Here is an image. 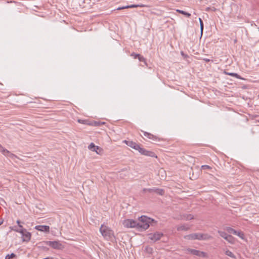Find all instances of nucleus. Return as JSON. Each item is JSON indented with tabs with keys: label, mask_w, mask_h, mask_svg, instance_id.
<instances>
[{
	"label": "nucleus",
	"mask_w": 259,
	"mask_h": 259,
	"mask_svg": "<svg viewBox=\"0 0 259 259\" xmlns=\"http://www.w3.org/2000/svg\"><path fill=\"white\" fill-rule=\"evenodd\" d=\"M152 222H154V220L145 215H142L139 218L137 229L140 231L145 230L149 228V224Z\"/></svg>",
	"instance_id": "1"
},
{
	"label": "nucleus",
	"mask_w": 259,
	"mask_h": 259,
	"mask_svg": "<svg viewBox=\"0 0 259 259\" xmlns=\"http://www.w3.org/2000/svg\"><path fill=\"white\" fill-rule=\"evenodd\" d=\"M100 232L103 237L109 241H112L115 238L113 232L108 227L102 225L100 228Z\"/></svg>",
	"instance_id": "2"
},
{
	"label": "nucleus",
	"mask_w": 259,
	"mask_h": 259,
	"mask_svg": "<svg viewBox=\"0 0 259 259\" xmlns=\"http://www.w3.org/2000/svg\"><path fill=\"white\" fill-rule=\"evenodd\" d=\"M21 230H17L16 232L20 233L22 235V240L24 242H28L31 239V233L24 229L22 225H19Z\"/></svg>",
	"instance_id": "3"
},
{
	"label": "nucleus",
	"mask_w": 259,
	"mask_h": 259,
	"mask_svg": "<svg viewBox=\"0 0 259 259\" xmlns=\"http://www.w3.org/2000/svg\"><path fill=\"white\" fill-rule=\"evenodd\" d=\"M141 154L145 156H150L151 157H157L155 153L152 151L147 150L146 149L142 148L139 144L137 149H136Z\"/></svg>",
	"instance_id": "4"
},
{
	"label": "nucleus",
	"mask_w": 259,
	"mask_h": 259,
	"mask_svg": "<svg viewBox=\"0 0 259 259\" xmlns=\"http://www.w3.org/2000/svg\"><path fill=\"white\" fill-rule=\"evenodd\" d=\"M46 244L55 249H61L63 248V245L59 241H48Z\"/></svg>",
	"instance_id": "5"
},
{
	"label": "nucleus",
	"mask_w": 259,
	"mask_h": 259,
	"mask_svg": "<svg viewBox=\"0 0 259 259\" xmlns=\"http://www.w3.org/2000/svg\"><path fill=\"white\" fill-rule=\"evenodd\" d=\"M123 226L127 228H136L137 226V221L131 219L124 220L123 222Z\"/></svg>",
	"instance_id": "6"
},
{
	"label": "nucleus",
	"mask_w": 259,
	"mask_h": 259,
	"mask_svg": "<svg viewBox=\"0 0 259 259\" xmlns=\"http://www.w3.org/2000/svg\"><path fill=\"white\" fill-rule=\"evenodd\" d=\"M187 250L190 252V253L198 256H202V257H206V253L203 251H201L198 250L191 249V248H188Z\"/></svg>",
	"instance_id": "7"
},
{
	"label": "nucleus",
	"mask_w": 259,
	"mask_h": 259,
	"mask_svg": "<svg viewBox=\"0 0 259 259\" xmlns=\"http://www.w3.org/2000/svg\"><path fill=\"white\" fill-rule=\"evenodd\" d=\"M88 148L94 152H96L97 154H101L103 152V149L98 146H96L93 143H91L88 146Z\"/></svg>",
	"instance_id": "8"
},
{
	"label": "nucleus",
	"mask_w": 259,
	"mask_h": 259,
	"mask_svg": "<svg viewBox=\"0 0 259 259\" xmlns=\"http://www.w3.org/2000/svg\"><path fill=\"white\" fill-rule=\"evenodd\" d=\"M200 233H193L187 235H185L184 236V238L188 240H201V238L200 237Z\"/></svg>",
	"instance_id": "9"
},
{
	"label": "nucleus",
	"mask_w": 259,
	"mask_h": 259,
	"mask_svg": "<svg viewBox=\"0 0 259 259\" xmlns=\"http://www.w3.org/2000/svg\"><path fill=\"white\" fill-rule=\"evenodd\" d=\"M162 236H163L162 233L156 232L154 234H149V238L150 240L155 242V241L159 240Z\"/></svg>",
	"instance_id": "10"
},
{
	"label": "nucleus",
	"mask_w": 259,
	"mask_h": 259,
	"mask_svg": "<svg viewBox=\"0 0 259 259\" xmlns=\"http://www.w3.org/2000/svg\"><path fill=\"white\" fill-rule=\"evenodd\" d=\"M0 152L2 153L3 155L5 156L9 157L10 158H13L16 157V156L11 153L7 149L4 148L1 144H0Z\"/></svg>",
	"instance_id": "11"
},
{
	"label": "nucleus",
	"mask_w": 259,
	"mask_h": 259,
	"mask_svg": "<svg viewBox=\"0 0 259 259\" xmlns=\"http://www.w3.org/2000/svg\"><path fill=\"white\" fill-rule=\"evenodd\" d=\"M142 132L143 133V135L145 137H147L150 140H152L153 141H159L160 139L158 138L157 136L152 135L151 133L144 132L142 131Z\"/></svg>",
	"instance_id": "12"
},
{
	"label": "nucleus",
	"mask_w": 259,
	"mask_h": 259,
	"mask_svg": "<svg viewBox=\"0 0 259 259\" xmlns=\"http://www.w3.org/2000/svg\"><path fill=\"white\" fill-rule=\"evenodd\" d=\"M35 229L46 233L50 232V227L47 225H37L34 227Z\"/></svg>",
	"instance_id": "13"
},
{
	"label": "nucleus",
	"mask_w": 259,
	"mask_h": 259,
	"mask_svg": "<svg viewBox=\"0 0 259 259\" xmlns=\"http://www.w3.org/2000/svg\"><path fill=\"white\" fill-rule=\"evenodd\" d=\"M148 192L149 193L154 192V193L159 194V195H163L164 194V191L163 189L156 188L149 189V190H148Z\"/></svg>",
	"instance_id": "14"
},
{
	"label": "nucleus",
	"mask_w": 259,
	"mask_h": 259,
	"mask_svg": "<svg viewBox=\"0 0 259 259\" xmlns=\"http://www.w3.org/2000/svg\"><path fill=\"white\" fill-rule=\"evenodd\" d=\"M123 142L125 143L127 146L134 149L135 150L137 149L138 145H139V144H137L136 142L130 140H124Z\"/></svg>",
	"instance_id": "15"
},
{
	"label": "nucleus",
	"mask_w": 259,
	"mask_h": 259,
	"mask_svg": "<svg viewBox=\"0 0 259 259\" xmlns=\"http://www.w3.org/2000/svg\"><path fill=\"white\" fill-rule=\"evenodd\" d=\"M191 226L188 225L183 224L177 227L178 231H187L189 230Z\"/></svg>",
	"instance_id": "16"
},
{
	"label": "nucleus",
	"mask_w": 259,
	"mask_h": 259,
	"mask_svg": "<svg viewBox=\"0 0 259 259\" xmlns=\"http://www.w3.org/2000/svg\"><path fill=\"white\" fill-rule=\"evenodd\" d=\"M201 240H207L212 238V237L208 234H202L200 233Z\"/></svg>",
	"instance_id": "17"
},
{
	"label": "nucleus",
	"mask_w": 259,
	"mask_h": 259,
	"mask_svg": "<svg viewBox=\"0 0 259 259\" xmlns=\"http://www.w3.org/2000/svg\"><path fill=\"white\" fill-rule=\"evenodd\" d=\"M194 219V217L191 214H184L182 216V219L184 220H191Z\"/></svg>",
	"instance_id": "18"
},
{
	"label": "nucleus",
	"mask_w": 259,
	"mask_h": 259,
	"mask_svg": "<svg viewBox=\"0 0 259 259\" xmlns=\"http://www.w3.org/2000/svg\"><path fill=\"white\" fill-rule=\"evenodd\" d=\"M225 230L226 231H227L229 233H230V234H234L236 233V231L230 227H226L225 228Z\"/></svg>",
	"instance_id": "19"
},
{
	"label": "nucleus",
	"mask_w": 259,
	"mask_h": 259,
	"mask_svg": "<svg viewBox=\"0 0 259 259\" xmlns=\"http://www.w3.org/2000/svg\"><path fill=\"white\" fill-rule=\"evenodd\" d=\"M225 240H226L229 243H232V244L234 243V237L228 234Z\"/></svg>",
	"instance_id": "20"
},
{
	"label": "nucleus",
	"mask_w": 259,
	"mask_h": 259,
	"mask_svg": "<svg viewBox=\"0 0 259 259\" xmlns=\"http://www.w3.org/2000/svg\"><path fill=\"white\" fill-rule=\"evenodd\" d=\"M225 73L227 75H230V76H232L233 77H235L236 78H238V79H242L239 75H238L237 73H236L225 72Z\"/></svg>",
	"instance_id": "21"
},
{
	"label": "nucleus",
	"mask_w": 259,
	"mask_h": 259,
	"mask_svg": "<svg viewBox=\"0 0 259 259\" xmlns=\"http://www.w3.org/2000/svg\"><path fill=\"white\" fill-rule=\"evenodd\" d=\"M225 254L226 255L230 256L232 258H235L236 257L235 255L233 254V253L232 251H230L229 250H227L225 251Z\"/></svg>",
	"instance_id": "22"
},
{
	"label": "nucleus",
	"mask_w": 259,
	"mask_h": 259,
	"mask_svg": "<svg viewBox=\"0 0 259 259\" xmlns=\"http://www.w3.org/2000/svg\"><path fill=\"white\" fill-rule=\"evenodd\" d=\"M177 12H179V13H181L183 15H185L186 16H187V17H190L191 16V14L187 12H185V11H184L183 10H176Z\"/></svg>",
	"instance_id": "23"
},
{
	"label": "nucleus",
	"mask_w": 259,
	"mask_h": 259,
	"mask_svg": "<svg viewBox=\"0 0 259 259\" xmlns=\"http://www.w3.org/2000/svg\"><path fill=\"white\" fill-rule=\"evenodd\" d=\"M147 7L146 5H143V4L130 5V8H137V7L143 8V7Z\"/></svg>",
	"instance_id": "24"
},
{
	"label": "nucleus",
	"mask_w": 259,
	"mask_h": 259,
	"mask_svg": "<svg viewBox=\"0 0 259 259\" xmlns=\"http://www.w3.org/2000/svg\"><path fill=\"white\" fill-rule=\"evenodd\" d=\"M218 232L220 234V235L222 237L224 238L225 239L226 238V237L228 235V234L224 231H218Z\"/></svg>",
	"instance_id": "25"
},
{
	"label": "nucleus",
	"mask_w": 259,
	"mask_h": 259,
	"mask_svg": "<svg viewBox=\"0 0 259 259\" xmlns=\"http://www.w3.org/2000/svg\"><path fill=\"white\" fill-rule=\"evenodd\" d=\"M199 21L200 26L201 34L202 35V33H203V27H204L203 26V21H202V19L200 18H199Z\"/></svg>",
	"instance_id": "26"
},
{
	"label": "nucleus",
	"mask_w": 259,
	"mask_h": 259,
	"mask_svg": "<svg viewBox=\"0 0 259 259\" xmlns=\"http://www.w3.org/2000/svg\"><path fill=\"white\" fill-rule=\"evenodd\" d=\"M234 235H237L241 238H243L244 236V233L242 232L237 231H236V233L234 234Z\"/></svg>",
	"instance_id": "27"
},
{
	"label": "nucleus",
	"mask_w": 259,
	"mask_h": 259,
	"mask_svg": "<svg viewBox=\"0 0 259 259\" xmlns=\"http://www.w3.org/2000/svg\"><path fill=\"white\" fill-rule=\"evenodd\" d=\"M16 255L15 253H12L11 254H7L5 257V259H11L16 257Z\"/></svg>",
	"instance_id": "28"
},
{
	"label": "nucleus",
	"mask_w": 259,
	"mask_h": 259,
	"mask_svg": "<svg viewBox=\"0 0 259 259\" xmlns=\"http://www.w3.org/2000/svg\"><path fill=\"white\" fill-rule=\"evenodd\" d=\"M138 58L140 61L144 62L145 64H147L146 59L143 56L140 55Z\"/></svg>",
	"instance_id": "29"
},
{
	"label": "nucleus",
	"mask_w": 259,
	"mask_h": 259,
	"mask_svg": "<svg viewBox=\"0 0 259 259\" xmlns=\"http://www.w3.org/2000/svg\"><path fill=\"white\" fill-rule=\"evenodd\" d=\"M78 122L83 124H90L88 122L87 120H85L78 119Z\"/></svg>",
	"instance_id": "30"
},
{
	"label": "nucleus",
	"mask_w": 259,
	"mask_h": 259,
	"mask_svg": "<svg viewBox=\"0 0 259 259\" xmlns=\"http://www.w3.org/2000/svg\"><path fill=\"white\" fill-rule=\"evenodd\" d=\"M202 169H211V167L207 165H203L201 166Z\"/></svg>",
	"instance_id": "31"
},
{
	"label": "nucleus",
	"mask_w": 259,
	"mask_h": 259,
	"mask_svg": "<svg viewBox=\"0 0 259 259\" xmlns=\"http://www.w3.org/2000/svg\"><path fill=\"white\" fill-rule=\"evenodd\" d=\"M145 250H146L147 252H148V253H152V248H151V247H146L145 248Z\"/></svg>",
	"instance_id": "32"
},
{
	"label": "nucleus",
	"mask_w": 259,
	"mask_h": 259,
	"mask_svg": "<svg viewBox=\"0 0 259 259\" xmlns=\"http://www.w3.org/2000/svg\"><path fill=\"white\" fill-rule=\"evenodd\" d=\"M140 54H136L135 53H133L132 54H131V56H133L134 57V59H136V58H138V57L139 56Z\"/></svg>",
	"instance_id": "33"
},
{
	"label": "nucleus",
	"mask_w": 259,
	"mask_h": 259,
	"mask_svg": "<svg viewBox=\"0 0 259 259\" xmlns=\"http://www.w3.org/2000/svg\"><path fill=\"white\" fill-rule=\"evenodd\" d=\"M104 124V122H97V121H95L94 123V125L95 126H100V125L101 124Z\"/></svg>",
	"instance_id": "34"
},
{
	"label": "nucleus",
	"mask_w": 259,
	"mask_h": 259,
	"mask_svg": "<svg viewBox=\"0 0 259 259\" xmlns=\"http://www.w3.org/2000/svg\"><path fill=\"white\" fill-rule=\"evenodd\" d=\"M128 8H130V5L122 7H119V8H117V10H122V9H128Z\"/></svg>",
	"instance_id": "35"
},
{
	"label": "nucleus",
	"mask_w": 259,
	"mask_h": 259,
	"mask_svg": "<svg viewBox=\"0 0 259 259\" xmlns=\"http://www.w3.org/2000/svg\"><path fill=\"white\" fill-rule=\"evenodd\" d=\"M21 228L20 227H19V228H18L17 227H16V226H14L12 228V230L15 231V232H16L17 230H21Z\"/></svg>",
	"instance_id": "36"
},
{
	"label": "nucleus",
	"mask_w": 259,
	"mask_h": 259,
	"mask_svg": "<svg viewBox=\"0 0 259 259\" xmlns=\"http://www.w3.org/2000/svg\"><path fill=\"white\" fill-rule=\"evenodd\" d=\"M148 190H149V189L144 188V189H143V192H148Z\"/></svg>",
	"instance_id": "37"
},
{
	"label": "nucleus",
	"mask_w": 259,
	"mask_h": 259,
	"mask_svg": "<svg viewBox=\"0 0 259 259\" xmlns=\"http://www.w3.org/2000/svg\"><path fill=\"white\" fill-rule=\"evenodd\" d=\"M17 223L18 225V227H19V225H20V220H17Z\"/></svg>",
	"instance_id": "38"
},
{
	"label": "nucleus",
	"mask_w": 259,
	"mask_h": 259,
	"mask_svg": "<svg viewBox=\"0 0 259 259\" xmlns=\"http://www.w3.org/2000/svg\"><path fill=\"white\" fill-rule=\"evenodd\" d=\"M204 60L205 61L207 62L209 61V59H204Z\"/></svg>",
	"instance_id": "39"
},
{
	"label": "nucleus",
	"mask_w": 259,
	"mask_h": 259,
	"mask_svg": "<svg viewBox=\"0 0 259 259\" xmlns=\"http://www.w3.org/2000/svg\"><path fill=\"white\" fill-rule=\"evenodd\" d=\"M3 223V220L0 219V225H1Z\"/></svg>",
	"instance_id": "40"
},
{
	"label": "nucleus",
	"mask_w": 259,
	"mask_h": 259,
	"mask_svg": "<svg viewBox=\"0 0 259 259\" xmlns=\"http://www.w3.org/2000/svg\"><path fill=\"white\" fill-rule=\"evenodd\" d=\"M8 3H16V2H14V1H13H13H11V2H8Z\"/></svg>",
	"instance_id": "41"
},
{
	"label": "nucleus",
	"mask_w": 259,
	"mask_h": 259,
	"mask_svg": "<svg viewBox=\"0 0 259 259\" xmlns=\"http://www.w3.org/2000/svg\"><path fill=\"white\" fill-rule=\"evenodd\" d=\"M181 54H182V55H183V54H184V53H183V52H181Z\"/></svg>",
	"instance_id": "42"
}]
</instances>
